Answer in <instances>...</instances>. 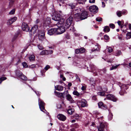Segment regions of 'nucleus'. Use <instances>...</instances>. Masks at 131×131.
<instances>
[{
    "label": "nucleus",
    "mask_w": 131,
    "mask_h": 131,
    "mask_svg": "<svg viewBox=\"0 0 131 131\" xmlns=\"http://www.w3.org/2000/svg\"><path fill=\"white\" fill-rule=\"evenodd\" d=\"M52 19L55 21H58L57 24L58 27L64 26V19L61 17L60 15L59 14H57L53 16Z\"/></svg>",
    "instance_id": "f257e3e1"
},
{
    "label": "nucleus",
    "mask_w": 131,
    "mask_h": 131,
    "mask_svg": "<svg viewBox=\"0 0 131 131\" xmlns=\"http://www.w3.org/2000/svg\"><path fill=\"white\" fill-rule=\"evenodd\" d=\"M81 14L78 13L75 14L74 15V18L77 19V21H78L86 18L88 16V13L85 11L83 10Z\"/></svg>",
    "instance_id": "f03ea898"
},
{
    "label": "nucleus",
    "mask_w": 131,
    "mask_h": 131,
    "mask_svg": "<svg viewBox=\"0 0 131 131\" xmlns=\"http://www.w3.org/2000/svg\"><path fill=\"white\" fill-rule=\"evenodd\" d=\"M54 92L55 94L56 95L62 96L63 95L66 94V96L67 100L70 102L71 103H72L73 102V100L72 97L70 95L68 94V91L64 92L63 93H60L56 91H55Z\"/></svg>",
    "instance_id": "7ed1b4c3"
},
{
    "label": "nucleus",
    "mask_w": 131,
    "mask_h": 131,
    "mask_svg": "<svg viewBox=\"0 0 131 131\" xmlns=\"http://www.w3.org/2000/svg\"><path fill=\"white\" fill-rule=\"evenodd\" d=\"M77 103L82 107H86L88 105L86 100L83 99H81L80 101H79L77 102Z\"/></svg>",
    "instance_id": "20e7f679"
},
{
    "label": "nucleus",
    "mask_w": 131,
    "mask_h": 131,
    "mask_svg": "<svg viewBox=\"0 0 131 131\" xmlns=\"http://www.w3.org/2000/svg\"><path fill=\"white\" fill-rule=\"evenodd\" d=\"M89 10L90 12L96 13L98 12V8L96 5H93L90 7Z\"/></svg>",
    "instance_id": "39448f33"
},
{
    "label": "nucleus",
    "mask_w": 131,
    "mask_h": 131,
    "mask_svg": "<svg viewBox=\"0 0 131 131\" xmlns=\"http://www.w3.org/2000/svg\"><path fill=\"white\" fill-rule=\"evenodd\" d=\"M65 28L64 26H61V27H58L57 29L56 34H60L63 33L65 31Z\"/></svg>",
    "instance_id": "423d86ee"
},
{
    "label": "nucleus",
    "mask_w": 131,
    "mask_h": 131,
    "mask_svg": "<svg viewBox=\"0 0 131 131\" xmlns=\"http://www.w3.org/2000/svg\"><path fill=\"white\" fill-rule=\"evenodd\" d=\"M73 18L72 17H70L66 20L65 26L66 28L69 27L71 24Z\"/></svg>",
    "instance_id": "0eeeda50"
},
{
    "label": "nucleus",
    "mask_w": 131,
    "mask_h": 131,
    "mask_svg": "<svg viewBox=\"0 0 131 131\" xmlns=\"http://www.w3.org/2000/svg\"><path fill=\"white\" fill-rule=\"evenodd\" d=\"M38 38L39 40L42 41L45 39V32L42 31H40L39 32Z\"/></svg>",
    "instance_id": "6e6552de"
},
{
    "label": "nucleus",
    "mask_w": 131,
    "mask_h": 131,
    "mask_svg": "<svg viewBox=\"0 0 131 131\" xmlns=\"http://www.w3.org/2000/svg\"><path fill=\"white\" fill-rule=\"evenodd\" d=\"M107 99L112 100L113 102H116L117 101V99L113 95L108 94L106 96Z\"/></svg>",
    "instance_id": "1a4fd4ad"
},
{
    "label": "nucleus",
    "mask_w": 131,
    "mask_h": 131,
    "mask_svg": "<svg viewBox=\"0 0 131 131\" xmlns=\"http://www.w3.org/2000/svg\"><path fill=\"white\" fill-rule=\"evenodd\" d=\"M38 103L39 108L40 110L44 112L43 110H45L44 103L40 99H38Z\"/></svg>",
    "instance_id": "9d476101"
},
{
    "label": "nucleus",
    "mask_w": 131,
    "mask_h": 131,
    "mask_svg": "<svg viewBox=\"0 0 131 131\" xmlns=\"http://www.w3.org/2000/svg\"><path fill=\"white\" fill-rule=\"evenodd\" d=\"M22 28L23 30L26 31H28L30 29L27 24L25 23H23L22 25Z\"/></svg>",
    "instance_id": "9b49d317"
},
{
    "label": "nucleus",
    "mask_w": 131,
    "mask_h": 131,
    "mask_svg": "<svg viewBox=\"0 0 131 131\" xmlns=\"http://www.w3.org/2000/svg\"><path fill=\"white\" fill-rule=\"evenodd\" d=\"M105 124L103 123H101L100 125L98 126L97 128L99 131H103L105 127Z\"/></svg>",
    "instance_id": "f8f14e48"
},
{
    "label": "nucleus",
    "mask_w": 131,
    "mask_h": 131,
    "mask_svg": "<svg viewBox=\"0 0 131 131\" xmlns=\"http://www.w3.org/2000/svg\"><path fill=\"white\" fill-rule=\"evenodd\" d=\"M17 17H16L11 18L8 20L7 22V24L8 25H10L13 22H15L17 20Z\"/></svg>",
    "instance_id": "ddd939ff"
},
{
    "label": "nucleus",
    "mask_w": 131,
    "mask_h": 131,
    "mask_svg": "<svg viewBox=\"0 0 131 131\" xmlns=\"http://www.w3.org/2000/svg\"><path fill=\"white\" fill-rule=\"evenodd\" d=\"M57 118L59 120L64 121L66 119V117L62 114H59L57 116Z\"/></svg>",
    "instance_id": "4468645a"
},
{
    "label": "nucleus",
    "mask_w": 131,
    "mask_h": 131,
    "mask_svg": "<svg viewBox=\"0 0 131 131\" xmlns=\"http://www.w3.org/2000/svg\"><path fill=\"white\" fill-rule=\"evenodd\" d=\"M57 29L52 28L51 29H50L48 30V34L50 35H52L54 34H56Z\"/></svg>",
    "instance_id": "2eb2a0df"
},
{
    "label": "nucleus",
    "mask_w": 131,
    "mask_h": 131,
    "mask_svg": "<svg viewBox=\"0 0 131 131\" xmlns=\"http://www.w3.org/2000/svg\"><path fill=\"white\" fill-rule=\"evenodd\" d=\"M121 88V91L119 92L120 94L121 95H123V93H121V92L123 91V90L125 91V90L127 89H128V87L127 85H125L123 84L120 86Z\"/></svg>",
    "instance_id": "dca6fc26"
},
{
    "label": "nucleus",
    "mask_w": 131,
    "mask_h": 131,
    "mask_svg": "<svg viewBox=\"0 0 131 131\" xmlns=\"http://www.w3.org/2000/svg\"><path fill=\"white\" fill-rule=\"evenodd\" d=\"M38 26L35 25L31 29V31L32 32V34H34L36 32L37 30Z\"/></svg>",
    "instance_id": "f3484780"
},
{
    "label": "nucleus",
    "mask_w": 131,
    "mask_h": 131,
    "mask_svg": "<svg viewBox=\"0 0 131 131\" xmlns=\"http://www.w3.org/2000/svg\"><path fill=\"white\" fill-rule=\"evenodd\" d=\"M98 105L99 108H100L104 109H105L107 108L106 105H104L103 102H100L98 103Z\"/></svg>",
    "instance_id": "a211bd4d"
},
{
    "label": "nucleus",
    "mask_w": 131,
    "mask_h": 131,
    "mask_svg": "<svg viewBox=\"0 0 131 131\" xmlns=\"http://www.w3.org/2000/svg\"><path fill=\"white\" fill-rule=\"evenodd\" d=\"M83 9L79 8H75L74 12L75 14L78 13L80 14L82 12H83Z\"/></svg>",
    "instance_id": "6ab92c4d"
},
{
    "label": "nucleus",
    "mask_w": 131,
    "mask_h": 131,
    "mask_svg": "<svg viewBox=\"0 0 131 131\" xmlns=\"http://www.w3.org/2000/svg\"><path fill=\"white\" fill-rule=\"evenodd\" d=\"M107 89L105 88V89H103V92H99L97 94L98 95L102 96H103L105 94V92L107 91Z\"/></svg>",
    "instance_id": "aec40b11"
},
{
    "label": "nucleus",
    "mask_w": 131,
    "mask_h": 131,
    "mask_svg": "<svg viewBox=\"0 0 131 131\" xmlns=\"http://www.w3.org/2000/svg\"><path fill=\"white\" fill-rule=\"evenodd\" d=\"M55 88L56 90L59 91H61L63 90V86L60 85H57L55 86Z\"/></svg>",
    "instance_id": "412c9836"
},
{
    "label": "nucleus",
    "mask_w": 131,
    "mask_h": 131,
    "mask_svg": "<svg viewBox=\"0 0 131 131\" xmlns=\"http://www.w3.org/2000/svg\"><path fill=\"white\" fill-rule=\"evenodd\" d=\"M19 77L20 78L23 80H27V77L22 73L20 74Z\"/></svg>",
    "instance_id": "4be33fe9"
},
{
    "label": "nucleus",
    "mask_w": 131,
    "mask_h": 131,
    "mask_svg": "<svg viewBox=\"0 0 131 131\" xmlns=\"http://www.w3.org/2000/svg\"><path fill=\"white\" fill-rule=\"evenodd\" d=\"M104 31L105 32H108L110 31V28L108 26H105L104 27Z\"/></svg>",
    "instance_id": "5701e85b"
},
{
    "label": "nucleus",
    "mask_w": 131,
    "mask_h": 131,
    "mask_svg": "<svg viewBox=\"0 0 131 131\" xmlns=\"http://www.w3.org/2000/svg\"><path fill=\"white\" fill-rule=\"evenodd\" d=\"M35 57L33 55H30L29 57V59L30 61H33L34 60Z\"/></svg>",
    "instance_id": "b1692460"
},
{
    "label": "nucleus",
    "mask_w": 131,
    "mask_h": 131,
    "mask_svg": "<svg viewBox=\"0 0 131 131\" xmlns=\"http://www.w3.org/2000/svg\"><path fill=\"white\" fill-rule=\"evenodd\" d=\"M48 50H46L42 51L40 53V54L42 55H45V54H48Z\"/></svg>",
    "instance_id": "393cba45"
},
{
    "label": "nucleus",
    "mask_w": 131,
    "mask_h": 131,
    "mask_svg": "<svg viewBox=\"0 0 131 131\" xmlns=\"http://www.w3.org/2000/svg\"><path fill=\"white\" fill-rule=\"evenodd\" d=\"M116 14L118 17H121L122 15V12L120 11H117L116 12Z\"/></svg>",
    "instance_id": "a878e982"
},
{
    "label": "nucleus",
    "mask_w": 131,
    "mask_h": 131,
    "mask_svg": "<svg viewBox=\"0 0 131 131\" xmlns=\"http://www.w3.org/2000/svg\"><path fill=\"white\" fill-rule=\"evenodd\" d=\"M119 64L116 65L115 66H112L110 68V70H112L116 69Z\"/></svg>",
    "instance_id": "bb28decb"
},
{
    "label": "nucleus",
    "mask_w": 131,
    "mask_h": 131,
    "mask_svg": "<svg viewBox=\"0 0 131 131\" xmlns=\"http://www.w3.org/2000/svg\"><path fill=\"white\" fill-rule=\"evenodd\" d=\"M131 38V32H129L127 33L126 38L127 39H130Z\"/></svg>",
    "instance_id": "cd10ccee"
},
{
    "label": "nucleus",
    "mask_w": 131,
    "mask_h": 131,
    "mask_svg": "<svg viewBox=\"0 0 131 131\" xmlns=\"http://www.w3.org/2000/svg\"><path fill=\"white\" fill-rule=\"evenodd\" d=\"M74 111V110L73 109H70L68 110V113L70 114H72Z\"/></svg>",
    "instance_id": "c85d7f7f"
},
{
    "label": "nucleus",
    "mask_w": 131,
    "mask_h": 131,
    "mask_svg": "<svg viewBox=\"0 0 131 131\" xmlns=\"http://www.w3.org/2000/svg\"><path fill=\"white\" fill-rule=\"evenodd\" d=\"M9 6L10 7H11L14 3V0H9Z\"/></svg>",
    "instance_id": "c756f323"
},
{
    "label": "nucleus",
    "mask_w": 131,
    "mask_h": 131,
    "mask_svg": "<svg viewBox=\"0 0 131 131\" xmlns=\"http://www.w3.org/2000/svg\"><path fill=\"white\" fill-rule=\"evenodd\" d=\"M15 12V9H12L9 13L10 15H13Z\"/></svg>",
    "instance_id": "7c9ffc66"
},
{
    "label": "nucleus",
    "mask_w": 131,
    "mask_h": 131,
    "mask_svg": "<svg viewBox=\"0 0 131 131\" xmlns=\"http://www.w3.org/2000/svg\"><path fill=\"white\" fill-rule=\"evenodd\" d=\"M121 54V51L117 50L116 51V53L115 55L117 56H118Z\"/></svg>",
    "instance_id": "2f4dec72"
},
{
    "label": "nucleus",
    "mask_w": 131,
    "mask_h": 131,
    "mask_svg": "<svg viewBox=\"0 0 131 131\" xmlns=\"http://www.w3.org/2000/svg\"><path fill=\"white\" fill-rule=\"evenodd\" d=\"M73 94L75 95L78 96L80 95V94L77 91H74L73 92Z\"/></svg>",
    "instance_id": "473e14b6"
},
{
    "label": "nucleus",
    "mask_w": 131,
    "mask_h": 131,
    "mask_svg": "<svg viewBox=\"0 0 131 131\" xmlns=\"http://www.w3.org/2000/svg\"><path fill=\"white\" fill-rule=\"evenodd\" d=\"M80 53H82L85 52V49L83 48H81L79 49Z\"/></svg>",
    "instance_id": "72a5a7b5"
},
{
    "label": "nucleus",
    "mask_w": 131,
    "mask_h": 131,
    "mask_svg": "<svg viewBox=\"0 0 131 131\" xmlns=\"http://www.w3.org/2000/svg\"><path fill=\"white\" fill-rule=\"evenodd\" d=\"M22 64L24 68H26L28 67V66L27 63L25 62H23L22 63Z\"/></svg>",
    "instance_id": "f704fd0d"
},
{
    "label": "nucleus",
    "mask_w": 131,
    "mask_h": 131,
    "mask_svg": "<svg viewBox=\"0 0 131 131\" xmlns=\"http://www.w3.org/2000/svg\"><path fill=\"white\" fill-rule=\"evenodd\" d=\"M6 78L5 77H2L0 78V84L2 83L3 81L6 80Z\"/></svg>",
    "instance_id": "c9c22d12"
},
{
    "label": "nucleus",
    "mask_w": 131,
    "mask_h": 131,
    "mask_svg": "<svg viewBox=\"0 0 131 131\" xmlns=\"http://www.w3.org/2000/svg\"><path fill=\"white\" fill-rule=\"evenodd\" d=\"M102 18L100 17H98L96 18V20L97 21H102Z\"/></svg>",
    "instance_id": "e433bc0d"
},
{
    "label": "nucleus",
    "mask_w": 131,
    "mask_h": 131,
    "mask_svg": "<svg viewBox=\"0 0 131 131\" xmlns=\"http://www.w3.org/2000/svg\"><path fill=\"white\" fill-rule=\"evenodd\" d=\"M109 26L110 27L113 29L115 27V26L113 24H111L109 25Z\"/></svg>",
    "instance_id": "4c0bfd02"
},
{
    "label": "nucleus",
    "mask_w": 131,
    "mask_h": 131,
    "mask_svg": "<svg viewBox=\"0 0 131 131\" xmlns=\"http://www.w3.org/2000/svg\"><path fill=\"white\" fill-rule=\"evenodd\" d=\"M77 2L79 4H83L84 2V0H77Z\"/></svg>",
    "instance_id": "58836bf2"
},
{
    "label": "nucleus",
    "mask_w": 131,
    "mask_h": 131,
    "mask_svg": "<svg viewBox=\"0 0 131 131\" xmlns=\"http://www.w3.org/2000/svg\"><path fill=\"white\" fill-rule=\"evenodd\" d=\"M113 115L112 113H110L108 115L109 119L110 120H111L112 117Z\"/></svg>",
    "instance_id": "ea45409f"
},
{
    "label": "nucleus",
    "mask_w": 131,
    "mask_h": 131,
    "mask_svg": "<svg viewBox=\"0 0 131 131\" xmlns=\"http://www.w3.org/2000/svg\"><path fill=\"white\" fill-rule=\"evenodd\" d=\"M38 48L40 50H42L43 48L42 46L41 45H38Z\"/></svg>",
    "instance_id": "a19ab883"
},
{
    "label": "nucleus",
    "mask_w": 131,
    "mask_h": 131,
    "mask_svg": "<svg viewBox=\"0 0 131 131\" xmlns=\"http://www.w3.org/2000/svg\"><path fill=\"white\" fill-rule=\"evenodd\" d=\"M50 67L49 65H47L45 68L44 69L46 71L48 69L50 68Z\"/></svg>",
    "instance_id": "79ce46f5"
},
{
    "label": "nucleus",
    "mask_w": 131,
    "mask_h": 131,
    "mask_svg": "<svg viewBox=\"0 0 131 131\" xmlns=\"http://www.w3.org/2000/svg\"><path fill=\"white\" fill-rule=\"evenodd\" d=\"M108 51L109 52H111L113 51L112 49L110 47H108Z\"/></svg>",
    "instance_id": "37998d69"
},
{
    "label": "nucleus",
    "mask_w": 131,
    "mask_h": 131,
    "mask_svg": "<svg viewBox=\"0 0 131 131\" xmlns=\"http://www.w3.org/2000/svg\"><path fill=\"white\" fill-rule=\"evenodd\" d=\"M75 53L76 54H78L80 53L79 49H77L75 51Z\"/></svg>",
    "instance_id": "c03bdc74"
},
{
    "label": "nucleus",
    "mask_w": 131,
    "mask_h": 131,
    "mask_svg": "<svg viewBox=\"0 0 131 131\" xmlns=\"http://www.w3.org/2000/svg\"><path fill=\"white\" fill-rule=\"evenodd\" d=\"M75 119H79L81 117L77 114L75 116Z\"/></svg>",
    "instance_id": "a18cd8bd"
},
{
    "label": "nucleus",
    "mask_w": 131,
    "mask_h": 131,
    "mask_svg": "<svg viewBox=\"0 0 131 131\" xmlns=\"http://www.w3.org/2000/svg\"><path fill=\"white\" fill-rule=\"evenodd\" d=\"M36 66L35 64H33L29 66V68H33L35 67Z\"/></svg>",
    "instance_id": "49530a36"
},
{
    "label": "nucleus",
    "mask_w": 131,
    "mask_h": 131,
    "mask_svg": "<svg viewBox=\"0 0 131 131\" xmlns=\"http://www.w3.org/2000/svg\"><path fill=\"white\" fill-rule=\"evenodd\" d=\"M123 22H124L123 21H117V23L118 25L120 26L122 25L123 24Z\"/></svg>",
    "instance_id": "de8ad7c7"
},
{
    "label": "nucleus",
    "mask_w": 131,
    "mask_h": 131,
    "mask_svg": "<svg viewBox=\"0 0 131 131\" xmlns=\"http://www.w3.org/2000/svg\"><path fill=\"white\" fill-rule=\"evenodd\" d=\"M73 127L75 128H77L79 127V125L75 123L73 125Z\"/></svg>",
    "instance_id": "09e8293b"
},
{
    "label": "nucleus",
    "mask_w": 131,
    "mask_h": 131,
    "mask_svg": "<svg viewBox=\"0 0 131 131\" xmlns=\"http://www.w3.org/2000/svg\"><path fill=\"white\" fill-rule=\"evenodd\" d=\"M104 39L106 40H108L109 39V36L107 35H105L104 36Z\"/></svg>",
    "instance_id": "8fccbe9b"
},
{
    "label": "nucleus",
    "mask_w": 131,
    "mask_h": 131,
    "mask_svg": "<svg viewBox=\"0 0 131 131\" xmlns=\"http://www.w3.org/2000/svg\"><path fill=\"white\" fill-rule=\"evenodd\" d=\"M48 54H50L52 53L53 52V51L52 50H48Z\"/></svg>",
    "instance_id": "3c124183"
},
{
    "label": "nucleus",
    "mask_w": 131,
    "mask_h": 131,
    "mask_svg": "<svg viewBox=\"0 0 131 131\" xmlns=\"http://www.w3.org/2000/svg\"><path fill=\"white\" fill-rule=\"evenodd\" d=\"M122 14L124 15L127 13V11L126 10H123L122 11Z\"/></svg>",
    "instance_id": "603ef678"
},
{
    "label": "nucleus",
    "mask_w": 131,
    "mask_h": 131,
    "mask_svg": "<svg viewBox=\"0 0 131 131\" xmlns=\"http://www.w3.org/2000/svg\"><path fill=\"white\" fill-rule=\"evenodd\" d=\"M95 2V0H89V2L90 3H94Z\"/></svg>",
    "instance_id": "864d4df0"
},
{
    "label": "nucleus",
    "mask_w": 131,
    "mask_h": 131,
    "mask_svg": "<svg viewBox=\"0 0 131 131\" xmlns=\"http://www.w3.org/2000/svg\"><path fill=\"white\" fill-rule=\"evenodd\" d=\"M102 7H104L105 6V3L103 2H102Z\"/></svg>",
    "instance_id": "5fc2aeb1"
},
{
    "label": "nucleus",
    "mask_w": 131,
    "mask_h": 131,
    "mask_svg": "<svg viewBox=\"0 0 131 131\" xmlns=\"http://www.w3.org/2000/svg\"><path fill=\"white\" fill-rule=\"evenodd\" d=\"M85 89H86V87L84 86H82V87L81 88L82 90L83 91Z\"/></svg>",
    "instance_id": "6e6d98bb"
},
{
    "label": "nucleus",
    "mask_w": 131,
    "mask_h": 131,
    "mask_svg": "<svg viewBox=\"0 0 131 131\" xmlns=\"http://www.w3.org/2000/svg\"><path fill=\"white\" fill-rule=\"evenodd\" d=\"M76 79L78 80V81H79L80 82L81 81L80 80L79 78L78 77L77 75L76 76Z\"/></svg>",
    "instance_id": "4d7b16f0"
},
{
    "label": "nucleus",
    "mask_w": 131,
    "mask_h": 131,
    "mask_svg": "<svg viewBox=\"0 0 131 131\" xmlns=\"http://www.w3.org/2000/svg\"><path fill=\"white\" fill-rule=\"evenodd\" d=\"M91 67V69L92 70V72H93V70H94V68H95V66H93V67Z\"/></svg>",
    "instance_id": "13d9d810"
},
{
    "label": "nucleus",
    "mask_w": 131,
    "mask_h": 131,
    "mask_svg": "<svg viewBox=\"0 0 131 131\" xmlns=\"http://www.w3.org/2000/svg\"><path fill=\"white\" fill-rule=\"evenodd\" d=\"M47 19H48V21H49V22L48 23H50V18H49V17L47 18Z\"/></svg>",
    "instance_id": "bf43d9fd"
},
{
    "label": "nucleus",
    "mask_w": 131,
    "mask_h": 131,
    "mask_svg": "<svg viewBox=\"0 0 131 131\" xmlns=\"http://www.w3.org/2000/svg\"><path fill=\"white\" fill-rule=\"evenodd\" d=\"M39 22V19H37L36 21V24L38 23Z\"/></svg>",
    "instance_id": "052dcab7"
},
{
    "label": "nucleus",
    "mask_w": 131,
    "mask_h": 131,
    "mask_svg": "<svg viewBox=\"0 0 131 131\" xmlns=\"http://www.w3.org/2000/svg\"><path fill=\"white\" fill-rule=\"evenodd\" d=\"M107 61L108 62H113V60H109Z\"/></svg>",
    "instance_id": "680f3d73"
},
{
    "label": "nucleus",
    "mask_w": 131,
    "mask_h": 131,
    "mask_svg": "<svg viewBox=\"0 0 131 131\" xmlns=\"http://www.w3.org/2000/svg\"><path fill=\"white\" fill-rule=\"evenodd\" d=\"M75 122V119H73L72 120L71 122L72 123H74Z\"/></svg>",
    "instance_id": "e2e57ef3"
},
{
    "label": "nucleus",
    "mask_w": 131,
    "mask_h": 131,
    "mask_svg": "<svg viewBox=\"0 0 131 131\" xmlns=\"http://www.w3.org/2000/svg\"><path fill=\"white\" fill-rule=\"evenodd\" d=\"M118 38L119 39L121 40L122 38V36H119L118 37Z\"/></svg>",
    "instance_id": "0e129e2a"
},
{
    "label": "nucleus",
    "mask_w": 131,
    "mask_h": 131,
    "mask_svg": "<svg viewBox=\"0 0 131 131\" xmlns=\"http://www.w3.org/2000/svg\"><path fill=\"white\" fill-rule=\"evenodd\" d=\"M129 28L130 29H131V24H129Z\"/></svg>",
    "instance_id": "69168bd1"
},
{
    "label": "nucleus",
    "mask_w": 131,
    "mask_h": 131,
    "mask_svg": "<svg viewBox=\"0 0 131 131\" xmlns=\"http://www.w3.org/2000/svg\"><path fill=\"white\" fill-rule=\"evenodd\" d=\"M124 23L123 22V24L122 25H120L121 26V28H122L123 27V24H124Z\"/></svg>",
    "instance_id": "338daca9"
},
{
    "label": "nucleus",
    "mask_w": 131,
    "mask_h": 131,
    "mask_svg": "<svg viewBox=\"0 0 131 131\" xmlns=\"http://www.w3.org/2000/svg\"><path fill=\"white\" fill-rule=\"evenodd\" d=\"M62 80L63 81H65L66 80V79L64 77H63V78H62Z\"/></svg>",
    "instance_id": "774afa93"
}]
</instances>
